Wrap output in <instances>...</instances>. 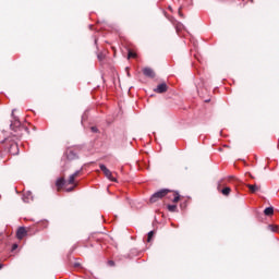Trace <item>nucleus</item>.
Segmentation results:
<instances>
[{
	"instance_id": "obj_1",
	"label": "nucleus",
	"mask_w": 279,
	"mask_h": 279,
	"mask_svg": "<svg viewBox=\"0 0 279 279\" xmlns=\"http://www.w3.org/2000/svg\"><path fill=\"white\" fill-rule=\"evenodd\" d=\"M167 193H169V190L168 189H165V190H160L156 193H154L150 197V203L151 204H156V202L158 199H162V197H165V195H167Z\"/></svg>"
},
{
	"instance_id": "obj_2",
	"label": "nucleus",
	"mask_w": 279,
	"mask_h": 279,
	"mask_svg": "<svg viewBox=\"0 0 279 279\" xmlns=\"http://www.w3.org/2000/svg\"><path fill=\"white\" fill-rule=\"evenodd\" d=\"M99 167H100V170L105 173L106 178H108V180H110L111 182H117V179L112 177V172L110 171V169L106 167V165L100 163Z\"/></svg>"
},
{
	"instance_id": "obj_3",
	"label": "nucleus",
	"mask_w": 279,
	"mask_h": 279,
	"mask_svg": "<svg viewBox=\"0 0 279 279\" xmlns=\"http://www.w3.org/2000/svg\"><path fill=\"white\" fill-rule=\"evenodd\" d=\"M27 236V229L25 227H20L16 231V238L21 241Z\"/></svg>"
},
{
	"instance_id": "obj_4",
	"label": "nucleus",
	"mask_w": 279,
	"mask_h": 279,
	"mask_svg": "<svg viewBox=\"0 0 279 279\" xmlns=\"http://www.w3.org/2000/svg\"><path fill=\"white\" fill-rule=\"evenodd\" d=\"M65 156L68 160H77V153L73 149H68Z\"/></svg>"
},
{
	"instance_id": "obj_5",
	"label": "nucleus",
	"mask_w": 279,
	"mask_h": 279,
	"mask_svg": "<svg viewBox=\"0 0 279 279\" xmlns=\"http://www.w3.org/2000/svg\"><path fill=\"white\" fill-rule=\"evenodd\" d=\"M143 73L146 77H150V78L156 77V73L154 72V70L151 68H144Z\"/></svg>"
},
{
	"instance_id": "obj_6",
	"label": "nucleus",
	"mask_w": 279,
	"mask_h": 279,
	"mask_svg": "<svg viewBox=\"0 0 279 279\" xmlns=\"http://www.w3.org/2000/svg\"><path fill=\"white\" fill-rule=\"evenodd\" d=\"M22 199H23V202H25V204H29V202H32V199H34V196L32 195V192L28 191L23 195Z\"/></svg>"
},
{
	"instance_id": "obj_7",
	"label": "nucleus",
	"mask_w": 279,
	"mask_h": 279,
	"mask_svg": "<svg viewBox=\"0 0 279 279\" xmlns=\"http://www.w3.org/2000/svg\"><path fill=\"white\" fill-rule=\"evenodd\" d=\"M155 93H167V84L166 83H161L157 86V88L155 89Z\"/></svg>"
},
{
	"instance_id": "obj_8",
	"label": "nucleus",
	"mask_w": 279,
	"mask_h": 279,
	"mask_svg": "<svg viewBox=\"0 0 279 279\" xmlns=\"http://www.w3.org/2000/svg\"><path fill=\"white\" fill-rule=\"evenodd\" d=\"M10 128H11V130H16V128H21V121H19V119L14 118V120L11 121Z\"/></svg>"
},
{
	"instance_id": "obj_9",
	"label": "nucleus",
	"mask_w": 279,
	"mask_h": 279,
	"mask_svg": "<svg viewBox=\"0 0 279 279\" xmlns=\"http://www.w3.org/2000/svg\"><path fill=\"white\" fill-rule=\"evenodd\" d=\"M58 189H61V186H64L66 183V180H64V178H59L56 182Z\"/></svg>"
},
{
	"instance_id": "obj_10",
	"label": "nucleus",
	"mask_w": 279,
	"mask_h": 279,
	"mask_svg": "<svg viewBox=\"0 0 279 279\" xmlns=\"http://www.w3.org/2000/svg\"><path fill=\"white\" fill-rule=\"evenodd\" d=\"M247 189H250L251 193H256L257 191H260V187L256 184H247Z\"/></svg>"
},
{
	"instance_id": "obj_11",
	"label": "nucleus",
	"mask_w": 279,
	"mask_h": 279,
	"mask_svg": "<svg viewBox=\"0 0 279 279\" xmlns=\"http://www.w3.org/2000/svg\"><path fill=\"white\" fill-rule=\"evenodd\" d=\"M264 214L266 215V217H271V215H274V207H267L264 210Z\"/></svg>"
},
{
	"instance_id": "obj_12",
	"label": "nucleus",
	"mask_w": 279,
	"mask_h": 279,
	"mask_svg": "<svg viewBox=\"0 0 279 279\" xmlns=\"http://www.w3.org/2000/svg\"><path fill=\"white\" fill-rule=\"evenodd\" d=\"M168 210L170 213H175L178 210V205H168Z\"/></svg>"
},
{
	"instance_id": "obj_13",
	"label": "nucleus",
	"mask_w": 279,
	"mask_h": 279,
	"mask_svg": "<svg viewBox=\"0 0 279 279\" xmlns=\"http://www.w3.org/2000/svg\"><path fill=\"white\" fill-rule=\"evenodd\" d=\"M75 175L71 174L69 180L66 181L68 184H75Z\"/></svg>"
},
{
	"instance_id": "obj_14",
	"label": "nucleus",
	"mask_w": 279,
	"mask_h": 279,
	"mask_svg": "<svg viewBox=\"0 0 279 279\" xmlns=\"http://www.w3.org/2000/svg\"><path fill=\"white\" fill-rule=\"evenodd\" d=\"M230 187H225V189H222V191H221V193H222V195H226V196H228V195H230Z\"/></svg>"
},
{
	"instance_id": "obj_15",
	"label": "nucleus",
	"mask_w": 279,
	"mask_h": 279,
	"mask_svg": "<svg viewBox=\"0 0 279 279\" xmlns=\"http://www.w3.org/2000/svg\"><path fill=\"white\" fill-rule=\"evenodd\" d=\"M154 236V231H149L148 232V238H147V242L150 243L151 242V238Z\"/></svg>"
},
{
	"instance_id": "obj_16",
	"label": "nucleus",
	"mask_w": 279,
	"mask_h": 279,
	"mask_svg": "<svg viewBox=\"0 0 279 279\" xmlns=\"http://www.w3.org/2000/svg\"><path fill=\"white\" fill-rule=\"evenodd\" d=\"M128 58H129V60H130V58H136V53L132 52V50H129Z\"/></svg>"
},
{
	"instance_id": "obj_17",
	"label": "nucleus",
	"mask_w": 279,
	"mask_h": 279,
	"mask_svg": "<svg viewBox=\"0 0 279 279\" xmlns=\"http://www.w3.org/2000/svg\"><path fill=\"white\" fill-rule=\"evenodd\" d=\"M172 202H173L174 204H178V202H180V194H177V195L174 196V198L172 199Z\"/></svg>"
},
{
	"instance_id": "obj_18",
	"label": "nucleus",
	"mask_w": 279,
	"mask_h": 279,
	"mask_svg": "<svg viewBox=\"0 0 279 279\" xmlns=\"http://www.w3.org/2000/svg\"><path fill=\"white\" fill-rule=\"evenodd\" d=\"M11 149H19V144H12Z\"/></svg>"
},
{
	"instance_id": "obj_19",
	"label": "nucleus",
	"mask_w": 279,
	"mask_h": 279,
	"mask_svg": "<svg viewBox=\"0 0 279 279\" xmlns=\"http://www.w3.org/2000/svg\"><path fill=\"white\" fill-rule=\"evenodd\" d=\"M81 172H82V170H76L72 175L77 178V175H80Z\"/></svg>"
},
{
	"instance_id": "obj_20",
	"label": "nucleus",
	"mask_w": 279,
	"mask_h": 279,
	"mask_svg": "<svg viewBox=\"0 0 279 279\" xmlns=\"http://www.w3.org/2000/svg\"><path fill=\"white\" fill-rule=\"evenodd\" d=\"M90 130H92V132H94V133H97V132H98V130H97L96 126H92Z\"/></svg>"
},
{
	"instance_id": "obj_21",
	"label": "nucleus",
	"mask_w": 279,
	"mask_h": 279,
	"mask_svg": "<svg viewBox=\"0 0 279 279\" xmlns=\"http://www.w3.org/2000/svg\"><path fill=\"white\" fill-rule=\"evenodd\" d=\"M19 248V244H13L12 250H17Z\"/></svg>"
},
{
	"instance_id": "obj_22",
	"label": "nucleus",
	"mask_w": 279,
	"mask_h": 279,
	"mask_svg": "<svg viewBox=\"0 0 279 279\" xmlns=\"http://www.w3.org/2000/svg\"><path fill=\"white\" fill-rule=\"evenodd\" d=\"M98 60H104V56L102 54H98Z\"/></svg>"
},
{
	"instance_id": "obj_23",
	"label": "nucleus",
	"mask_w": 279,
	"mask_h": 279,
	"mask_svg": "<svg viewBox=\"0 0 279 279\" xmlns=\"http://www.w3.org/2000/svg\"><path fill=\"white\" fill-rule=\"evenodd\" d=\"M109 265L112 267L114 266V262L113 260H109Z\"/></svg>"
},
{
	"instance_id": "obj_24",
	"label": "nucleus",
	"mask_w": 279,
	"mask_h": 279,
	"mask_svg": "<svg viewBox=\"0 0 279 279\" xmlns=\"http://www.w3.org/2000/svg\"><path fill=\"white\" fill-rule=\"evenodd\" d=\"M71 191H73V187L66 189L68 193H71Z\"/></svg>"
},
{
	"instance_id": "obj_25",
	"label": "nucleus",
	"mask_w": 279,
	"mask_h": 279,
	"mask_svg": "<svg viewBox=\"0 0 279 279\" xmlns=\"http://www.w3.org/2000/svg\"><path fill=\"white\" fill-rule=\"evenodd\" d=\"M0 269H3V264L2 263H0Z\"/></svg>"
},
{
	"instance_id": "obj_26",
	"label": "nucleus",
	"mask_w": 279,
	"mask_h": 279,
	"mask_svg": "<svg viewBox=\"0 0 279 279\" xmlns=\"http://www.w3.org/2000/svg\"><path fill=\"white\" fill-rule=\"evenodd\" d=\"M276 230H278L277 228H272V232H276Z\"/></svg>"
},
{
	"instance_id": "obj_27",
	"label": "nucleus",
	"mask_w": 279,
	"mask_h": 279,
	"mask_svg": "<svg viewBox=\"0 0 279 279\" xmlns=\"http://www.w3.org/2000/svg\"><path fill=\"white\" fill-rule=\"evenodd\" d=\"M179 15H182L181 11H179Z\"/></svg>"
},
{
	"instance_id": "obj_28",
	"label": "nucleus",
	"mask_w": 279,
	"mask_h": 279,
	"mask_svg": "<svg viewBox=\"0 0 279 279\" xmlns=\"http://www.w3.org/2000/svg\"><path fill=\"white\" fill-rule=\"evenodd\" d=\"M179 15H182L181 11H179Z\"/></svg>"
},
{
	"instance_id": "obj_29",
	"label": "nucleus",
	"mask_w": 279,
	"mask_h": 279,
	"mask_svg": "<svg viewBox=\"0 0 279 279\" xmlns=\"http://www.w3.org/2000/svg\"><path fill=\"white\" fill-rule=\"evenodd\" d=\"M12 116H14V110L12 111Z\"/></svg>"
}]
</instances>
